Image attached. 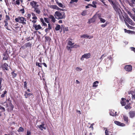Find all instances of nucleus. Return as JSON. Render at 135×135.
Listing matches in <instances>:
<instances>
[{
    "instance_id": "obj_14",
    "label": "nucleus",
    "mask_w": 135,
    "mask_h": 135,
    "mask_svg": "<svg viewBox=\"0 0 135 135\" xmlns=\"http://www.w3.org/2000/svg\"><path fill=\"white\" fill-rule=\"evenodd\" d=\"M42 124L40 125H38V127L39 128V129L41 130H43V129H46V128L45 127L44 125L45 124H44V122H42Z\"/></svg>"
},
{
    "instance_id": "obj_48",
    "label": "nucleus",
    "mask_w": 135,
    "mask_h": 135,
    "mask_svg": "<svg viewBox=\"0 0 135 135\" xmlns=\"http://www.w3.org/2000/svg\"><path fill=\"white\" fill-rule=\"evenodd\" d=\"M0 109H2L3 110V112H4L5 111V108L3 107H2L1 105H0Z\"/></svg>"
},
{
    "instance_id": "obj_57",
    "label": "nucleus",
    "mask_w": 135,
    "mask_h": 135,
    "mask_svg": "<svg viewBox=\"0 0 135 135\" xmlns=\"http://www.w3.org/2000/svg\"><path fill=\"white\" fill-rule=\"evenodd\" d=\"M107 23H105L103 24H102L101 25V26L102 27H105L107 25Z\"/></svg>"
},
{
    "instance_id": "obj_63",
    "label": "nucleus",
    "mask_w": 135,
    "mask_h": 135,
    "mask_svg": "<svg viewBox=\"0 0 135 135\" xmlns=\"http://www.w3.org/2000/svg\"><path fill=\"white\" fill-rule=\"evenodd\" d=\"M15 28L16 30H18V29H20L21 28L19 26H17L15 27Z\"/></svg>"
},
{
    "instance_id": "obj_10",
    "label": "nucleus",
    "mask_w": 135,
    "mask_h": 135,
    "mask_svg": "<svg viewBox=\"0 0 135 135\" xmlns=\"http://www.w3.org/2000/svg\"><path fill=\"white\" fill-rule=\"evenodd\" d=\"M128 113L130 118H133L135 117V111H130Z\"/></svg>"
},
{
    "instance_id": "obj_25",
    "label": "nucleus",
    "mask_w": 135,
    "mask_h": 135,
    "mask_svg": "<svg viewBox=\"0 0 135 135\" xmlns=\"http://www.w3.org/2000/svg\"><path fill=\"white\" fill-rule=\"evenodd\" d=\"M25 45L26 48L29 47H31L32 45L31 44L30 42L26 43Z\"/></svg>"
},
{
    "instance_id": "obj_39",
    "label": "nucleus",
    "mask_w": 135,
    "mask_h": 135,
    "mask_svg": "<svg viewBox=\"0 0 135 135\" xmlns=\"http://www.w3.org/2000/svg\"><path fill=\"white\" fill-rule=\"evenodd\" d=\"M99 19H100V21L102 22L103 23H104L106 21L105 19H104L102 18H99Z\"/></svg>"
},
{
    "instance_id": "obj_64",
    "label": "nucleus",
    "mask_w": 135,
    "mask_h": 135,
    "mask_svg": "<svg viewBox=\"0 0 135 135\" xmlns=\"http://www.w3.org/2000/svg\"><path fill=\"white\" fill-rule=\"evenodd\" d=\"M125 24L128 27H131V26H130L126 22H125Z\"/></svg>"
},
{
    "instance_id": "obj_19",
    "label": "nucleus",
    "mask_w": 135,
    "mask_h": 135,
    "mask_svg": "<svg viewBox=\"0 0 135 135\" xmlns=\"http://www.w3.org/2000/svg\"><path fill=\"white\" fill-rule=\"evenodd\" d=\"M49 18L51 19V21L54 23L55 22V19L53 15H50Z\"/></svg>"
},
{
    "instance_id": "obj_7",
    "label": "nucleus",
    "mask_w": 135,
    "mask_h": 135,
    "mask_svg": "<svg viewBox=\"0 0 135 135\" xmlns=\"http://www.w3.org/2000/svg\"><path fill=\"white\" fill-rule=\"evenodd\" d=\"M8 65L6 63H4V64L2 65L1 67L2 69L3 70H8Z\"/></svg>"
},
{
    "instance_id": "obj_4",
    "label": "nucleus",
    "mask_w": 135,
    "mask_h": 135,
    "mask_svg": "<svg viewBox=\"0 0 135 135\" xmlns=\"http://www.w3.org/2000/svg\"><path fill=\"white\" fill-rule=\"evenodd\" d=\"M122 17L124 18V20L125 22H127L129 24L132 26H134V23L133 22L132 20L128 17V16H126L125 18H124V17Z\"/></svg>"
},
{
    "instance_id": "obj_30",
    "label": "nucleus",
    "mask_w": 135,
    "mask_h": 135,
    "mask_svg": "<svg viewBox=\"0 0 135 135\" xmlns=\"http://www.w3.org/2000/svg\"><path fill=\"white\" fill-rule=\"evenodd\" d=\"M60 25L58 24H57L55 28V30L57 31H59L60 30Z\"/></svg>"
},
{
    "instance_id": "obj_62",
    "label": "nucleus",
    "mask_w": 135,
    "mask_h": 135,
    "mask_svg": "<svg viewBox=\"0 0 135 135\" xmlns=\"http://www.w3.org/2000/svg\"><path fill=\"white\" fill-rule=\"evenodd\" d=\"M25 94L24 95L25 96V97L26 98H27L28 97L27 95V93L26 92H25Z\"/></svg>"
},
{
    "instance_id": "obj_9",
    "label": "nucleus",
    "mask_w": 135,
    "mask_h": 135,
    "mask_svg": "<svg viewBox=\"0 0 135 135\" xmlns=\"http://www.w3.org/2000/svg\"><path fill=\"white\" fill-rule=\"evenodd\" d=\"M95 20L96 19L94 15L91 18L88 20L87 23L89 24H90L94 22L95 21Z\"/></svg>"
},
{
    "instance_id": "obj_6",
    "label": "nucleus",
    "mask_w": 135,
    "mask_h": 135,
    "mask_svg": "<svg viewBox=\"0 0 135 135\" xmlns=\"http://www.w3.org/2000/svg\"><path fill=\"white\" fill-rule=\"evenodd\" d=\"M37 3L34 1L31 2L30 3V4L32 8H34L35 7H38L39 5L37 4Z\"/></svg>"
},
{
    "instance_id": "obj_17",
    "label": "nucleus",
    "mask_w": 135,
    "mask_h": 135,
    "mask_svg": "<svg viewBox=\"0 0 135 135\" xmlns=\"http://www.w3.org/2000/svg\"><path fill=\"white\" fill-rule=\"evenodd\" d=\"M117 112H115L114 110H112L110 113V115L113 116H115L117 115Z\"/></svg>"
},
{
    "instance_id": "obj_31",
    "label": "nucleus",
    "mask_w": 135,
    "mask_h": 135,
    "mask_svg": "<svg viewBox=\"0 0 135 135\" xmlns=\"http://www.w3.org/2000/svg\"><path fill=\"white\" fill-rule=\"evenodd\" d=\"M40 21L42 23L44 26H47V24L44 22V21L43 18H41L40 19Z\"/></svg>"
},
{
    "instance_id": "obj_22",
    "label": "nucleus",
    "mask_w": 135,
    "mask_h": 135,
    "mask_svg": "<svg viewBox=\"0 0 135 135\" xmlns=\"http://www.w3.org/2000/svg\"><path fill=\"white\" fill-rule=\"evenodd\" d=\"M7 93V91L6 90H5L3 91V93L1 95V98H2L4 97Z\"/></svg>"
},
{
    "instance_id": "obj_33",
    "label": "nucleus",
    "mask_w": 135,
    "mask_h": 135,
    "mask_svg": "<svg viewBox=\"0 0 135 135\" xmlns=\"http://www.w3.org/2000/svg\"><path fill=\"white\" fill-rule=\"evenodd\" d=\"M124 31H125V32L129 34L132 33L133 32V31H131L130 30H127L126 29H124Z\"/></svg>"
},
{
    "instance_id": "obj_46",
    "label": "nucleus",
    "mask_w": 135,
    "mask_h": 135,
    "mask_svg": "<svg viewBox=\"0 0 135 135\" xmlns=\"http://www.w3.org/2000/svg\"><path fill=\"white\" fill-rule=\"evenodd\" d=\"M20 11L21 12L22 14H24L25 13V10L23 8L21 9L20 10Z\"/></svg>"
},
{
    "instance_id": "obj_32",
    "label": "nucleus",
    "mask_w": 135,
    "mask_h": 135,
    "mask_svg": "<svg viewBox=\"0 0 135 135\" xmlns=\"http://www.w3.org/2000/svg\"><path fill=\"white\" fill-rule=\"evenodd\" d=\"M24 131V129L22 127H20L17 130L19 132H23Z\"/></svg>"
},
{
    "instance_id": "obj_12",
    "label": "nucleus",
    "mask_w": 135,
    "mask_h": 135,
    "mask_svg": "<svg viewBox=\"0 0 135 135\" xmlns=\"http://www.w3.org/2000/svg\"><path fill=\"white\" fill-rule=\"evenodd\" d=\"M114 123L118 126H121V127H124L125 126V124L124 123H122L119 121H114Z\"/></svg>"
},
{
    "instance_id": "obj_60",
    "label": "nucleus",
    "mask_w": 135,
    "mask_h": 135,
    "mask_svg": "<svg viewBox=\"0 0 135 135\" xmlns=\"http://www.w3.org/2000/svg\"><path fill=\"white\" fill-rule=\"evenodd\" d=\"M26 48V47L25 46V45H23L22 46H21V48H20V49L21 48H22V49H25Z\"/></svg>"
},
{
    "instance_id": "obj_61",
    "label": "nucleus",
    "mask_w": 135,
    "mask_h": 135,
    "mask_svg": "<svg viewBox=\"0 0 135 135\" xmlns=\"http://www.w3.org/2000/svg\"><path fill=\"white\" fill-rule=\"evenodd\" d=\"M44 19L45 22H46L47 23H49V22L47 20V18L45 17L44 18Z\"/></svg>"
},
{
    "instance_id": "obj_24",
    "label": "nucleus",
    "mask_w": 135,
    "mask_h": 135,
    "mask_svg": "<svg viewBox=\"0 0 135 135\" xmlns=\"http://www.w3.org/2000/svg\"><path fill=\"white\" fill-rule=\"evenodd\" d=\"M4 22L5 23V24L4 25V27H5L8 30H10L9 29L8 27V23L7 22V21H4Z\"/></svg>"
},
{
    "instance_id": "obj_51",
    "label": "nucleus",
    "mask_w": 135,
    "mask_h": 135,
    "mask_svg": "<svg viewBox=\"0 0 135 135\" xmlns=\"http://www.w3.org/2000/svg\"><path fill=\"white\" fill-rule=\"evenodd\" d=\"M27 83L26 81H25L24 82V88H27Z\"/></svg>"
},
{
    "instance_id": "obj_49",
    "label": "nucleus",
    "mask_w": 135,
    "mask_h": 135,
    "mask_svg": "<svg viewBox=\"0 0 135 135\" xmlns=\"http://www.w3.org/2000/svg\"><path fill=\"white\" fill-rule=\"evenodd\" d=\"M71 47H69L67 46L66 47V48L67 49L70 51V52H71Z\"/></svg>"
},
{
    "instance_id": "obj_55",
    "label": "nucleus",
    "mask_w": 135,
    "mask_h": 135,
    "mask_svg": "<svg viewBox=\"0 0 135 135\" xmlns=\"http://www.w3.org/2000/svg\"><path fill=\"white\" fill-rule=\"evenodd\" d=\"M48 29H49V30H50L51 28V26L50 25V23H49L48 24V28H47Z\"/></svg>"
},
{
    "instance_id": "obj_45",
    "label": "nucleus",
    "mask_w": 135,
    "mask_h": 135,
    "mask_svg": "<svg viewBox=\"0 0 135 135\" xmlns=\"http://www.w3.org/2000/svg\"><path fill=\"white\" fill-rule=\"evenodd\" d=\"M86 14V12L85 11H83L81 14V15L83 16H85Z\"/></svg>"
},
{
    "instance_id": "obj_43",
    "label": "nucleus",
    "mask_w": 135,
    "mask_h": 135,
    "mask_svg": "<svg viewBox=\"0 0 135 135\" xmlns=\"http://www.w3.org/2000/svg\"><path fill=\"white\" fill-rule=\"evenodd\" d=\"M78 1V0H71L70 2V4L73 3L74 2H77Z\"/></svg>"
},
{
    "instance_id": "obj_56",
    "label": "nucleus",
    "mask_w": 135,
    "mask_h": 135,
    "mask_svg": "<svg viewBox=\"0 0 135 135\" xmlns=\"http://www.w3.org/2000/svg\"><path fill=\"white\" fill-rule=\"evenodd\" d=\"M31 134L30 132L28 130L27 131V134L26 135H30Z\"/></svg>"
},
{
    "instance_id": "obj_37",
    "label": "nucleus",
    "mask_w": 135,
    "mask_h": 135,
    "mask_svg": "<svg viewBox=\"0 0 135 135\" xmlns=\"http://www.w3.org/2000/svg\"><path fill=\"white\" fill-rule=\"evenodd\" d=\"M92 5H93V7L94 8H96L97 7V6L96 5V4L97 3L95 1H93L92 2Z\"/></svg>"
},
{
    "instance_id": "obj_20",
    "label": "nucleus",
    "mask_w": 135,
    "mask_h": 135,
    "mask_svg": "<svg viewBox=\"0 0 135 135\" xmlns=\"http://www.w3.org/2000/svg\"><path fill=\"white\" fill-rule=\"evenodd\" d=\"M121 99L122 100L120 102L122 106H124L126 105V103L125 102H124V100H125L126 99L124 98H122Z\"/></svg>"
},
{
    "instance_id": "obj_42",
    "label": "nucleus",
    "mask_w": 135,
    "mask_h": 135,
    "mask_svg": "<svg viewBox=\"0 0 135 135\" xmlns=\"http://www.w3.org/2000/svg\"><path fill=\"white\" fill-rule=\"evenodd\" d=\"M57 3L59 7H62L63 5L61 3L57 2Z\"/></svg>"
},
{
    "instance_id": "obj_40",
    "label": "nucleus",
    "mask_w": 135,
    "mask_h": 135,
    "mask_svg": "<svg viewBox=\"0 0 135 135\" xmlns=\"http://www.w3.org/2000/svg\"><path fill=\"white\" fill-rule=\"evenodd\" d=\"M88 35L87 34H83L81 36V37H83L84 38H88Z\"/></svg>"
},
{
    "instance_id": "obj_15",
    "label": "nucleus",
    "mask_w": 135,
    "mask_h": 135,
    "mask_svg": "<svg viewBox=\"0 0 135 135\" xmlns=\"http://www.w3.org/2000/svg\"><path fill=\"white\" fill-rule=\"evenodd\" d=\"M33 26L35 28V30H36L41 29L42 28V27L40 25H36L35 24H33Z\"/></svg>"
},
{
    "instance_id": "obj_23",
    "label": "nucleus",
    "mask_w": 135,
    "mask_h": 135,
    "mask_svg": "<svg viewBox=\"0 0 135 135\" xmlns=\"http://www.w3.org/2000/svg\"><path fill=\"white\" fill-rule=\"evenodd\" d=\"M99 83V82L98 81H96L93 83V87H97L98 86V84Z\"/></svg>"
},
{
    "instance_id": "obj_26",
    "label": "nucleus",
    "mask_w": 135,
    "mask_h": 135,
    "mask_svg": "<svg viewBox=\"0 0 135 135\" xmlns=\"http://www.w3.org/2000/svg\"><path fill=\"white\" fill-rule=\"evenodd\" d=\"M131 107L130 104V103L128 104L125 107V108L126 109H131Z\"/></svg>"
},
{
    "instance_id": "obj_5",
    "label": "nucleus",
    "mask_w": 135,
    "mask_h": 135,
    "mask_svg": "<svg viewBox=\"0 0 135 135\" xmlns=\"http://www.w3.org/2000/svg\"><path fill=\"white\" fill-rule=\"evenodd\" d=\"M91 56V54L90 53H88L85 54L84 55H83L80 58V60L83 61L84 60V58L88 59Z\"/></svg>"
},
{
    "instance_id": "obj_2",
    "label": "nucleus",
    "mask_w": 135,
    "mask_h": 135,
    "mask_svg": "<svg viewBox=\"0 0 135 135\" xmlns=\"http://www.w3.org/2000/svg\"><path fill=\"white\" fill-rule=\"evenodd\" d=\"M54 16L58 20L65 19L66 17L65 13L60 12L59 11H56L55 13Z\"/></svg>"
},
{
    "instance_id": "obj_11",
    "label": "nucleus",
    "mask_w": 135,
    "mask_h": 135,
    "mask_svg": "<svg viewBox=\"0 0 135 135\" xmlns=\"http://www.w3.org/2000/svg\"><path fill=\"white\" fill-rule=\"evenodd\" d=\"M129 94H131L132 95V99H135V91H131L128 92Z\"/></svg>"
},
{
    "instance_id": "obj_58",
    "label": "nucleus",
    "mask_w": 135,
    "mask_h": 135,
    "mask_svg": "<svg viewBox=\"0 0 135 135\" xmlns=\"http://www.w3.org/2000/svg\"><path fill=\"white\" fill-rule=\"evenodd\" d=\"M9 105L11 107V108L12 109H13V108H14V106L13 105V104H12V103H11L9 104Z\"/></svg>"
},
{
    "instance_id": "obj_53",
    "label": "nucleus",
    "mask_w": 135,
    "mask_h": 135,
    "mask_svg": "<svg viewBox=\"0 0 135 135\" xmlns=\"http://www.w3.org/2000/svg\"><path fill=\"white\" fill-rule=\"evenodd\" d=\"M106 56V55H105V54H104L101 56L100 57V59H102H102L103 58V57H104Z\"/></svg>"
},
{
    "instance_id": "obj_41",
    "label": "nucleus",
    "mask_w": 135,
    "mask_h": 135,
    "mask_svg": "<svg viewBox=\"0 0 135 135\" xmlns=\"http://www.w3.org/2000/svg\"><path fill=\"white\" fill-rule=\"evenodd\" d=\"M80 47L78 45H75L74 46L71 47L73 48H76L78 47Z\"/></svg>"
},
{
    "instance_id": "obj_52",
    "label": "nucleus",
    "mask_w": 135,
    "mask_h": 135,
    "mask_svg": "<svg viewBox=\"0 0 135 135\" xmlns=\"http://www.w3.org/2000/svg\"><path fill=\"white\" fill-rule=\"evenodd\" d=\"M76 70L78 71H81L82 70V69L79 67H77L76 69Z\"/></svg>"
},
{
    "instance_id": "obj_50",
    "label": "nucleus",
    "mask_w": 135,
    "mask_h": 135,
    "mask_svg": "<svg viewBox=\"0 0 135 135\" xmlns=\"http://www.w3.org/2000/svg\"><path fill=\"white\" fill-rule=\"evenodd\" d=\"M94 123H92L90 125V126L89 127V128H91L92 130H93L94 129L93 126L94 125Z\"/></svg>"
},
{
    "instance_id": "obj_35",
    "label": "nucleus",
    "mask_w": 135,
    "mask_h": 135,
    "mask_svg": "<svg viewBox=\"0 0 135 135\" xmlns=\"http://www.w3.org/2000/svg\"><path fill=\"white\" fill-rule=\"evenodd\" d=\"M45 38L46 41H50L51 40V39L49 36H46Z\"/></svg>"
},
{
    "instance_id": "obj_54",
    "label": "nucleus",
    "mask_w": 135,
    "mask_h": 135,
    "mask_svg": "<svg viewBox=\"0 0 135 135\" xmlns=\"http://www.w3.org/2000/svg\"><path fill=\"white\" fill-rule=\"evenodd\" d=\"M7 101H8V102L9 104L12 103V101L10 98H9L7 100Z\"/></svg>"
},
{
    "instance_id": "obj_16",
    "label": "nucleus",
    "mask_w": 135,
    "mask_h": 135,
    "mask_svg": "<svg viewBox=\"0 0 135 135\" xmlns=\"http://www.w3.org/2000/svg\"><path fill=\"white\" fill-rule=\"evenodd\" d=\"M123 119L124 121L126 122L127 124L129 123V119L128 117L126 115H123Z\"/></svg>"
},
{
    "instance_id": "obj_34",
    "label": "nucleus",
    "mask_w": 135,
    "mask_h": 135,
    "mask_svg": "<svg viewBox=\"0 0 135 135\" xmlns=\"http://www.w3.org/2000/svg\"><path fill=\"white\" fill-rule=\"evenodd\" d=\"M74 44V43H72V42L69 40L68 42V45L70 46H73Z\"/></svg>"
},
{
    "instance_id": "obj_3",
    "label": "nucleus",
    "mask_w": 135,
    "mask_h": 135,
    "mask_svg": "<svg viewBox=\"0 0 135 135\" xmlns=\"http://www.w3.org/2000/svg\"><path fill=\"white\" fill-rule=\"evenodd\" d=\"M15 20L16 22L22 23L23 25H25L26 24V19L24 17L18 16L16 18Z\"/></svg>"
},
{
    "instance_id": "obj_36",
    "label": "nucleus",
    "mask_w": 135,
    "mask_h": 135,
    "mask_svg": "<svg viewBox=\"0 0 135 135\" xmlns=\"http://www.w3.org/2000/svg\"><path fill=\"white\" fill-rule=\"evenodd\" d=\"M110 133L111 132H109L107 129L105 130V135H109V133ZM110 135H113L112 133Z\"/></svg>"
},
{
    "instance_id": "obj_13",
    "label": "nucleus",
    "mask_w": 135,
    "mask_h": 135,
    "mask_svg": "<svg viewBox=\"0 0 135 135\" xmlns=\"http://www.w3.org/2000/svg\"><path fill=\"white\" fill-rule=\"evenodd\" d=\"M4 57H3V60H7L9 57V55L7 51H6L3 54Z\"/></svg>"
},
{
    "instance_id": "obj_21",
    "label": "nucleus",
    "mask_w": 135,
    "mask_h": 135,
    "mask_svg": "<svg viewBox=\"0 0 135 135\" xmlns=\"http://www.w3.org/2000/svg\"><path fill=\"white\" fill-rule=\"evenodd\" d=\"M4 80L2 78H0V91H1L2 89V81H3Z\"/></svg>"
},
{
    "instance_id": "obj_18",
    "label": "nucleus",
    "mask_w": 135,
    "mask_h": 135,
    "mask_svg": "<svg viewBox=\"0 0 135 135\" xmlns=\"http://www.w3.org/2000/svg\"><path fill=\"white\" fill-rule=\"evenodd\" d=\"M38 7H37L34 8V11L36 12L37 14H39L41 13V11Z\"/></svg>"
},
{
    "instance_id": "obj_8",
    "label": "nucleus",
    "mask_w": 135,
    "mask_h": 135,
    "mask_svg": "<svg viewBox=\"0 0 135 135\" xmlns=\"http://www.w3.org/2000/svg\"><path fill=\"white\" fill-rule=\"evenodd\" d=\"M124 69L126 71H131L132 70V66L131 65H126L124 67Z\"/></svg>"
},
{
    "instance_id": "obj_38",
    "label": "nucleus",
    "mask_w": 135,
    "mask_h": 135,
    "mask_svg": "<svg viewBox=\"0 0 135 135\" xmlns=\"http://www.w3.org/2000/svg\"><path fill=\"white\" fill-rule=\"evenodd\" d=\"M129 15H130L131 17V18L134 20V21L135 22V16H132V14L130 12L128 13Z\"/></svg>"
},
{
    "instance_id": "obj_1",
    "label": "nucleus",
    "mask_w": 135,
    "mask_h": 135,
    "mask_svg": "<svg viewBox=\"0 0 135 135\" xmlns=\"http://www.w3.org/2000/svg\"><path fill=\"white\" fill-rule=\"evenodd\" d=\"M110 4L113 6L114 9L116 12L117 15H118L120 19H122V13L120 9V6L118 3L115 0H109Z\"/></svg>"
},
{
    "instance_id": "obj_27",
    "label": "nucleus",
    "mask_w": 135,
    "mask_h": 135,
    "mask_svg": "<svg viewBox=\"0 0 135 135\" xmlns=\"http://www.w3.org/2000/svg\"><path fill=\"white\" fill-rule=\"evenodd\" d=\"M5 17H6V19H5V20H4V21H9L10 19V17H9V15H6Z\"/></svg>"
},
{
    "instance_id": "obj_28",
    "label": "nucleus",
    "mask_w": 135,
    "mask_h": 135,
    "mask_svg": "<svg viewBox=\"0 0 135 135\" xmlns=\"http://www.w3.org/2000/svg\"><path fill=\"white\" fill-rule=\"evenodd\" d=\"M15 71H13L11 72V74L12 76V78H15L17 76V74L16 73H15Z\"/></svg>"
},
{
    "instance_id": "obj_47",
    "label": "nucleus",
    "mask_w": 135,
    "mask_h": 135,
    "mask_svg": "<svg viewBox=\"0 0 135 135\" xmlns=\"http://www.w3.org/2000/svg\"><path fill=\"white\" fill-rule=\"evenodd\" d=\"M15 4H16L18 5H19L20 4V0H17L16 1V3Z\"/></svg>"
},
{
    "instance_id": "obj_29",
    "label": "nucleus",
    "mask_w": 135,
    "mask_h": 135,
    "mask_svg": "<svg viewBox=\"0 0 135 135\" xmlns=\"http://www.w3.org/2000/svg\"><path fill=\"white\" fill-rule=\"evenodd\" d=\"M50 8L54 9H56L57 8V6L56 5H52L50 6Z\"/></svg>"
},
{
    "instance_id": "obj_59",
    "label": "nucleus",
    "mask_w": 135,
    "mask_h": 135,
    "mask_svg": "<svg viewBox=\"0 0 135 135\" xmlns=\"http://www.w3.org/2000/svg\"><path fill=\"white\" fill-rule=\"evenodd\" d=\"M93 37L92 36H90L88 35V38H88L89 39H91L93 38Z\"/></svg>"
},
{
    "instance_id": "obj_44",
    "label": "nucleus",
    "mask_w": 135,
    "mask_h": 135,
    "mask_svg": "<svg viewBox=\"0 0 135 135\" xmlns=\"http://www.w3.org/2000/svg\"><path fill=\"white\" fill-rule=\"evenodd\" d=\"M36 65L38 66L39 67H41L42 66H41V64H40L39 63L36 62Z\"/></svg>"
}]
</instances>
